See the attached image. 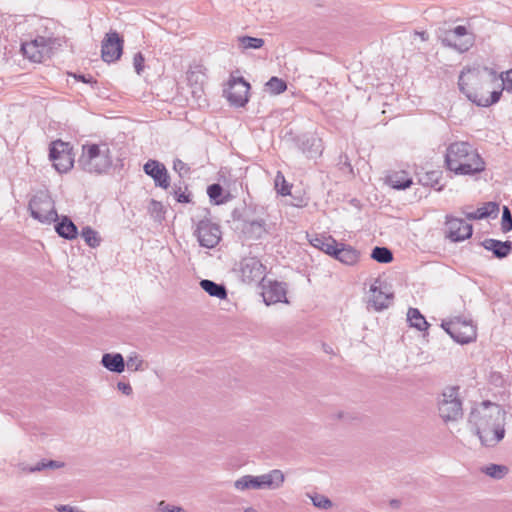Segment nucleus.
Returning a JSON list of instances; mask_svg holds the SVG:
<instances>
[{"mask_svg": "<svg viewBox=\"0 0 512 512\" xmlns=\"http://www.w3.org/2000/svg\"><path fill=\"white\" fill-rule=\"evenodd\" d=\"M312 503L315 507L321 509H329L332 507V502L330 499L321 494H314L310 496Z\"/></svg>", "mask_w": 512, "mask_h": 512, "instance_id": "ea45409f", "label": "nucleus"}, {"mask_svg": "<svg viewBox=\"0 0 512 512\" xmlns=\"http://www.w3.org/2000/svg\"><path fill=\"white\" fill-rule=\"evenodd\" d=\"M69 143L61 140L53 141L49 149V159L53 163V167L59 173H67L74 164V158Z\"/></svg>", "mask_w": 512, "mask_h": 512, "instance_id": "9d476101", "label": "nucleus"}, {"mask_svg": "<svg viewBox=\"0 0 512 512\" xmlns=\"http://www.w3.org/2000/svg\"><path fill=\"white\" fill-rule=\"evenodd\" d=\"M258 476L262 490H277L283 486L285 481V475L279 469H273Z\"/></svg>", "mask_w": 512, "mask_h": 512, "instance_id": "aec40b11", "label": "nucleus"}, {"mask_svg": "<svg viewBox=\"0 0 512 512\" xmlns=\"http://www.w3.org/2000/svg\"><path fill=\"white\" fill-rule=\"evenodd\" d=\"M233 486L235 490L240 492L248 490H262L260 487V480L258 475H244L235 480Z\"/></svg>", "mask_w": 512, "mask_h": 512, "instance_id": "a878e982", "label": "nucleus"}, {"mask_svg": "<svg viewBox=\"0 0 512 512\" xmlns=\"http://www.w3.org/2000/svg\"><path fill=\"white\" fill-rule=\"evenodd\" d=\"M275 188L277 192L282 196H287L291 193V186L288 184L284 175L280 171H278L275 176Z\"/></svg>", "mask_w": 512, "mask_h": 512, "instance_id": "4c0bfd02", "label": "nucleus"}, {"mask_svg": "<svg viewBox=\"0 0 512 512\" xmlns=\"http://www.w3.org/2000/svg\"><path fill=\"white\" fill-rule=\"evenodd\" d=\"M194 233L200 246L209 249L216 247L222 238L220 226L208 218L197 223Z\"/></svg>", "mask_w": 512, "mask_h": 512, "instance_id": "9b49d317", "label": "nucleus"}, {"mask_svg": "<svg viewBox=\"0 0 512 512\" xmlns=\"http://www.w3.org/2000/svg\"><path fill=\"white\" fill-rule=\"evenodd\" d=\"M438 412L445 423L458 421L462 417L463 409L459 397V387L449 386L444 389L438 401Z\"/></svg>", "mask_w": 512, "mask_h": 512, "instance_id": "0eeeda50", "label": "nucleus"}, {"mask_svg": "<svg viewBox=\"0 0 512 512\" xmlns=\"http://www.w3.org/2000/svg\"><path fill=\"white\" fill-rule=\"evenodd\" d=\"M200 77H203V75L198 71H190V72H188V75H187V79L190 83H193V82L198 83Z\"/></svg>", "mask_w": 512, "mask_h": 512, "instance_id": "603ef678", "label": "nucleus"}, {"mask_svg": "<svg viewBox=\"0 0 512 512\" xmlns=\"http://www.w3.org/2000/svg\"><path fill=\"white\" fill-rule=\"evenodd\" d=\"M55 230L59 236L67 240H73L78 235L76 225L67 216H63L55 226Z\"/></svg>", "mask_w": 512, "mask_h": 512, "instance_id": "b1692460", "label": "nucleus"}, {"mask_svg": "<svg viewBox=\"0 0 512 512\" xmlns=\"http://www.w3.org/2000/svg\"><path fill=\"white\" fill-rule=\"evenodd\" d=\"M222 191H223V189L220 184H212V185L208 186V188H207V194H208L209 198L211 200L215 201L216 204H220L223 202L222 200H218V198L222 194Z\"/></svg>", "mask_w": 512, "mask_h": 512, "instance_id": "37998d69", "label": "nucleus"}, {"mask_svg": "<svg viewBox=\"0 0 512 512\" xmlns=\"http://www.w3.org/2000/svg\"><path fill=\"white\" fill-rule=\"evenodd\" d=\"M447 237L452 242L464 241L472 235V225L461 218L447 217L446 220Z\"/></svg>", "mask_w": 512, "mask_h": 512, "instance_id": "dca6fc26", "label": "nucleus"}, {"mask_svg": "<svg viewBox=\"0 0 512 512\" xmlns=\"http://www.w3.org/2000/svg\"><path fill=\"white\" fill-rule=\"evenodd\" d=\"M268 91L273 95H279L287 89V84L284 80L278 77H272L266 83Z\"/></svg>", "mask_w": 512, "mask_h": 512, "instance_id": "c9c22d12", "label": "nucleus"}, {"mask_svg": "<svg viewBox=\"0 0 512 512\" xmlns=\"http://www.w3.org/2000/svg\"><path fill=\"white\" fill-rule=\"evenodd\" d=\"M438 39L442 46L465 53L475 45L476 35L470 26L458 25L452 29L440 30Z\"/></svg>", "mask_w": 512, "mask_h": 512, "instance_id": "39448f33", "label": "nucleus"}, {"mask_svg": "<svg viewBox=\"0 0 512 512\" xmlns=\"http://www.w3.org/2000/svg\"><path fill=\"white\" fill-rule=\"evenodd\" d=\"M101 364L114 373H122L125 369V361L120 353H105L102 356Z\"/></svg>", "mask_w": 512, "mask_h": 512, "instance_id": "5701e85b", "label": "nucleus"}, {"mask_svg": "<svg viewBox=\"0 0 512 512\" xmlns=\"http://www.w3.org/2000/svg\"><path fill=\"white\" fill-rule=\"evenodd\" d=\"M126 366L129 371L137 372L144 371L148 365L138 353L132 352L127 356Z\"/></svg>", "mask_w": 512, "mask_h": 512, "instance_id": "7c9ffc66", "label": "nucleus"}, {"mask_svg": "<svg viewBox=\"0 0 512 512\" xmlns=\"http://www.w3.org/2000/svg\"><path fill=\"white\" fill-rule=\"evenodd\" d=\"M123 39L116 31H111L106 34L102 41L101 57L103 61L112 63L117 61L122 55Z\"/></svg>", "mask_w": 512, "mask_h": 512, "instance_id": "2eb2a0df", "label": "nucleus"}, {"mask_svg": "<svg viewBox=\"0 0 512 512\" xmlns=\"http://www.w3.org/2000/svg\"><path fill=\"white\" fill-rule=\"evenodd\" d=\"M371 258L378 263L388 264L393 261V254L387 247H375L372 250Z\"/></svg>", "mask_w": 512, "mask_h": 512, "instance_id": "72a5a7b5", "label": "nucleus"}, {"mask_svg": "<svg viewBox=\"0 0 512 512\" xmlns=\"http://www.w3.org/2000/svg\"><path fill=\"white\" fill-rule=\"evenodd\" d=\"M117 389L124 395L130 396L133 392L131 385L128 382H118Z\"/></svg>", "mask_w": 512, "mask_h": 512, "instance_id": "8fccbe9b", "label": "nucleus"}, {"mask_svg": "<svg viewBox=\"0 0 512 512\" xmlns=\"http://www.w3.org/2000/svg\"><path fill=\"white\" fill-rule=\"evenodd\" d=\"M81 237L84 239L86 244L91 248H96L100 245L101 239L98 232L90 226H85L81 230Z\"/></svg>", "mask_w": 512, "mask_h": 512, "instance_id": "473e14b6", "label": "nucleus"}, {"mask_svg": "<svg viewBox=\"0 0 512 512\" xmlns=\"http://www.w3.org/2000/svg\"><path fill=\"white\" fill-rule=\"evenodd\" d=\"M310 244L323 251L329 256L333 255L336 247L339 246V243L330 235H314L309 239Z\"/></svg>", "mask_w": 512, "mask_h": 512, "instance_id": "4be33fe9", "label": "nucleus"}, {"mask_svg": "<svg viewBox=\"0 0 512 512\" xmlns=\"http://www.w3.org/2000/svg\"><path fill=\"white\" fill-rule=\"evenodd\" d=\"M407 321L411 327L416 328L419 331H425L428 329L429 324L425 317L420 313L417 308H409L407 312Z\"/></svg>", "mask_w": 512, "mask_h": 512, "instance_id": "c85d7f7f", "label": "nucleus"}, {"mask_svg": "<svg viewBox=\"0 0 512 512\" xmlns=\"http://www.w3.org/2000/svg\"><path fill=\"white\" fill-rule=\"evenodd\" d=\"M466 217L470 220H480V219H484L482 213H481V209L480 208H477L475 211L473 212H470V213H467L466 214Z\"/></svg>", "mask_w": 512, "mask_h": 512, "instance_id": "864d4df0", "label": "nucleus"}, {"mask_svg": "<svg viewBox=\"0 0 512 512\" xmlns=\"http://www.w3.org/2000/svg\"><path fill=\"white\" fill-rule=\"evenodd\" d=\"M55 29V23L51 19H40L39 25L36 29V35H51L52 37H55L54 33Z\"/></svg>", "mask_w": 512, "mask_h": 512, "instance_id": "e433bc0d", "label": "nucleus"}, {"mask_svg": "<svg viewBox=\"0 0 512 512\" xmlns=\"http://www.w3.org/2000/svg\"><path fill=\"white\" fill-rule=\"evenodd\" d=\"M505 409L490 401H483L473 407L469 413L468 423L485 447H495L506 434Z\"/></svg>", "mask_w": 512, "mask_h": 512, "instance_id": "f03ea898", "label": "nucleus"}, {"mask_svg": "<svg viewBox=\"0 0 512 512\" xmlns=\"http://www.w3.org/2000/svg\"><path fill=\"white\" fill-rule=\"evenodd\" d=\"M133 65L137 74H141L144 68V57L142 53L138 52L133 57Z\"/></svg>", "mask_w": 512, "mask_h": 512, "instance_id": "49530a36", "label": "nucleus"}, {"mask_svg": "<svg viewBox=\"0 0 512 512\" xmlns=\"http://www.w3.org/2000/svg\"><path fill=\"white\" fill-rule=\"evenodd\" d=\"M78 79L84 83H91L93 80V77L92 76L86 77L85 75H79Z\"/></svg>", "mask_w": 512, "mask_h": 512, "instance_id": "4d7b16f0", "label": "nucleus"}, {"mask_svg": "<svg viewBox=\"0 0 512 512\" xmlns=\"http://www.w3.org/2000/svg\"><path fill=\"white\" fill-rule=\"evenodd\" d=\"M60 46V40L51 35H35L34 38L21 44V51L25 58L34 63H41L49 58L53 49Z\"/></svg>", "mask_w": 512, "mask_h": 512, "instance_id": "423d86ee", "label": "nucleus"}, {"mask_svg": "<svg viewBox=\"0 0 512 512\" xmlns=\"http://www.w3.org/2000/svg\"><path fill=\"white\" fill-rule=\"evenodd\" d=\"M388 183L392 188L400 190L410 187L412 179L404 172L395 173L388 177Z\"/></svg>", "mask_w": 512, "mask_h": 512, "instance_id": "c756f323", "label": "nucleus"}, {"mask_svg": "<svg viewBox=\"0 0 512 512\" xmlns=\"http://www.w3.org/2000/svg\"><path fill=\"white\" fill-rule=\"evenodd\" d=\"M163 206L160 202L152 199L149 204V211L151 214H156V217H161Z\"/></svg>", "mask_w": 512, "mask_h": 512, "instance_id": "de8ad7c7", "label": "nucleus"}, {"mask_svg": "<svg viewBox=\"0 0 512 512\" xmlns=\"http://www.w3.org/2000/svg\"><path fill=\"white\" fill-rule=\"evenodd\" d=\"M441 327L454 341L460 344L474 342L477 338V328L471 320L454 317L449 321L442 322Z\"/></svg>", "mask_w": 512, "mask_h": 512, "instance_id": "1a4fd4ad", "label": "nucleus"}, {"mask_svg": "<svg viewBox=\"0 0 512 512\" xmlns=\"http://www.w3.org/2000/svg\"><path fill=\"white\" fill-rule=\"evenodd\" d=\"M64 466V463L62 462H58V461H54V460H49V461H40L38 462L35 466H32V467H29L27 469L28 472L30 473H33V472H37V471H41V470H44V469H57V468H61Z\"/></svg>", "mask_w": 512, "mask_h": 512, "instance_id": "58836bf2", "label": "nucleus"}, {"mask_svg": "<svg viewBox=\"0 0 512 512\" xmlns=\"http://www.w3.org/2000/svg\"><path fill=\"white\" fill-rule=\"evenodd\" d=\"M78 164L84 172L92 175L98 176L108 173L113 165L110 145L107 142L82 145Z\"/></svg>", "mask_w": 512, "mask_h": 512, "instance_id": "20e7f679", "label": "nucleus"}, {"mask_svg": "<svg viewBox=\"0 0 512 512\" xmlns=\"http://www.w3.org/2000/svg\"><path fill=\"white\" fill-rule=\"evenodd\" d=\"M58 512H81L69 505H59L56 507Z\"/></svg>", "mask_w": 512, "mask_h": 512, "instance_id": "5fc2aeb1", "label": "nucleus"}, {"mask_svg": "<svg viewBox=\"0 0 512 512\" xmlns=\"http://www.w3.org/2000/svg\"><path fill=\"white\" fill-rule=\"evenodd\" d=\"M250 84L242 77H231L224 90L228 102L235 107H243L249 100Z\"/></svg>", "mask_w": 512, "mask_h": 512, "instance_id": "ddd939ff", "label": "nucleus"}, {"mask_svg": "<svg viewBox=\"0 0 512 512\" xmlns=\"http://www.w3.org/2000/svg\"><path fill=\"white\" fill-rule=\"evenodd\" d=\"M239 275L246 284H262L265 280L266 267L256 257H245L239 263Z\"/></svg>", "mask_w": 512, "mask_h": 512, "instance_id": "f8f14e48", "label": "nucleus"}, {"mask_svg": "<svg viewBox=\"0 0 512 512\" xmlns=\"http://www.w3.org/2000/svg\"><path fill=\"white\" fill-rule=\"evenodd\" d=\"M369 293V303L376 311L387 309L391 305L394 298V294L388 287L387 283L381 281L380 279H375V281L371 284Z\"/></svg>", "mask_w": 512, "mask_h": 512, "instance_id": "4468645a", "label": "nucleus"}, {"mask_svg": "<svg viewBox=\"0 0 512 512\" xmlns=\"http://www.w3.org/2000/svg\"><path fill=\"white\" fill-rule=\"evenodd\" d=\"M144 172L150 176L156 186L167 189L170 185V177L164 164L157 160H148L144 164Z\"/></svg>", "mask_w": 512, "mask_h": 512, "instance_id": "a211bd4d", "label": "nucleus"}, {"mask_svg": "<svg viewBox=\"0 0 512 512\" xmlns=\"http://www.w3.org/2000/svg\"><path fill=\"white\" fill-rule=\"evenodd\" d=\"M238 43L243 50L260 49L264 45V40L262 38L240 36L238 37Z\"/></svg>", "mask_w": 512, "mask_h": 512, "instance_id": "f704fd0d", "label": "nucleus"}, {"mask_svg": "<svg viewBox=\"0 0 512 512\" xmlns=\"http://www.w3.org/2000/svg\"><path fill=\"white\" fill-rule=\"evenodd\" d=\"M243 232L249 238L259 239L266 232V222L263 219L245 221L243 224Z\"/></svg>", "mask_w": 512, "mask_h": 512, "instance_id": "393cba45", "label": "nucleus"}, {"mask_svg": "<svg viewBox=\"0 0 512 512\" xmlns=\"http://www.w3.org/2000/svg\"><path fill=\"white\" fill-rule=\"evenodd\" d=\"M31 216L41 223L50 224L58 219L55 204L47 191L37 192L29 202Z\"/></svg>", "mask_w": 512, "mask_h": 512, "instance_id": "6e6552de", "label": "nucleus"}, {"mask_svg": "<svg viewBox=\"0 0 512 512\" xmlns=\"http://www.w3.org/2000/svg\"><path fill=\"white\" fill-rule=\"evenodd\" d=\"M334 417L337 419H345L346 414L344 412L340 411V412L334 414Z\"/></svg>", "mask_w": 512, "mask_h": 512, "instance_id": "13d9d810", "label": "nucleus"}, {"mask_svg": "<svg viewBox=\"0 0 512 512\" xmlns=\"http://www.w3.org/2000/svg\"><path fill=\"white\" fill-rule=\"evenodd\" d=\"M481 471L493 478V479H502L504 478L507 473H508V468L507 466L505 465H500V464H489V465H486L484 466Z\"/></svg>", "mask_w": 512, "mask_h": 512, "instance_id": "2f4dec72", "label": "nucleus"}, {"mask_svg": "<svg viewBox=\"0 0 512 512\" xmlns=\"http://www.w3.org/2000/svg\"><path fill=\"white\" fill-rule=\"evenodd\" d=\"M415 35L418 36L422 41L428 40V34L425 31H416Z\"/></svg>", "mask_w": 512, "mask_h": 512, "instance_id": "6e6d98bb", "label": "nucleus"}, {"mask_svg": "<svg viewBox=\"0 0 512 512\" xmlns=\"http://www.w3.org/2000/svg\"><path fill=\"white\" fill-rule=\"evenodd\" d=\"M502 90L512 92V70L506 71L504 74L499 75Z\"/></svg>", "mask_w": 512, "mask_h": 512, "instance_id": "c03bdc74", "label": "nucleus"}, {"mask_svg": "<svg viewBox=\"0 0 512 512\" xmlns=\"http://www.w3.org/2000/svg\"><path fill=\"white\" fill-rule=\"evenodd\" d=\"M482 246L493 253L497 258H505L512 252L511 241H500L496 239H485L482 242Z\"/></svg>", "mask_w": 512, "mask_h": 512, "instance_id": "412c9836", "label": "nucleus"}, {"mask_svg": "<svg viewBox=\"0 0 512 512\" xmlns=\"http://www.w3.org/2000/svg\"><path fill=\"white\" fill-rule=\"evenodd\" d=\"M159 508L163 512H187L180 506L169 505L166 504L164 501L160 502Z\"/></svg>", "mask_w": 512, "mask_h": 512, "instance_id": "09e8293b", "label": "nucleus"}, {"mask_svg": "<svg viewBox=\"0 0 512 512\" xmlns=\"http://www.w3.org/2000/svg\"><path fill=\"white\" fill-rule=\"evenodd\" d=\"M173 169L180 175H187L190 171V168L180 159H175L173 161Z\"/></svg>", "mask_w": 512, "mask_h": 512, "instance_id": "a18cd8bd", "label": "nucleus"}, {"mask_svg": "<svg viewBox=\"0 0 512 512\" xmlns=\"http://www.w3.org/2000/svg\"><path fill=\"white\" fill-rule=\"evenodd\" d=\"M303 152L310 158L321 155L323 150L322 140L316 136H310L302 143Z\"/></svg>", "mask_w": 512, "mask_h": 512, "instance_id": "bb28decb", "label": "nucleus"}, {"mask_svg": "<svg viewBox=\"0 0 512 512\" xmlns=\"http://www.w3.org/2000/svg\"><path fill=\"white\" fill-rule=\"evenodd\" d=\"M261 295L266 305H272L279 302L288 303L286 298V287L278 281H263L261 284Z\"/></svg>", "mask_w": 512, "mask_h": 512, "instance_id": "f3484780", "label": "nucleus"}, {"mask_svg": "<svg viewBox=\"0 0 512 512\" xmlns=\"http://www.w3.org/2000/svg\"><path fill=\"white\" fill-rule=\"evenodd\" d=\"M332 257L342 264L353 266L359 262L360 252L350 245L341 243L336 247Z\"/></svg>", "mask_w": 512, "mask_h": 512, "instance_id": "6ab92c4d", "label": "nucleus"}, {"mask_svg": "<svg viewBox=\"0 0 512 512\" xmlns=\"http://www.w3.org/2000/svg\"><path fill=\"white\" fill-rule=\"evenodd\" d=\"M445 164L449 171L465 176L481 173L486 167L477 149L466 141H456L447 147Z\"/></svg>", "mask_w": 512, "mask_h": 512, "instance_id": "7ed1b4c3", "label": "nucleus"}, {"mask_svg": "<svg viewBox=\"0 0 512 512\" xmlns=\"http://www.w3.org/2000/svg\"><path fill=\"white\" fill-rule=\"evenodd\" d=\"M458 86L468 100L480 107L495 104L502 95L499 75L487 67L463 69L459 75Z\"/></svg>", "mask_w": 512, "mask_h": 512, "instance_id": "f257e3e1", "label": "nucleus"}, {"mask_svg": "<svg viewBox=\"0 0 512 512\" xmlns=\"http://www.w3.org/2000/svg\"><path fill=\"white\" fill-rule=\"evenodd\" d=\"M480 209L484 218L496 217L499 212V206L495 202H487Z\"/></svg>", "mask_w": 512, "mask_h": 512, "instance_id": "79ce46f5", "label": "nucleus"}, {"mask_svg": "<svg viewBox=\"0 0 512 512\" xmlns=\"http://www.w3.org/2000/svg\"><path fill=\"white\" fill-rule=\"evenodd\" d=\"M175 197L179 203H189L190 202V195L186 194L185 192H181L180 190L175 191Z\"/></svg>", "mask_w": 512, "mask_h": 512, "instance_id": "3c124183", "label": "nucleus"}, {"mask_svg": "<svg viewBox=\"0 0 512 512\" xmlns=\"http://www.w3.org/2000/svg\"><path fill=\"white\" fill-rule=\"evenodd\" d=\"M501 230L507 233L512 230V215L507 206H504L501 220Z\"/></svg>", "mask_w": 512, "mask_h": 512, "instance_id": "a19ab883", "label": "nucleus"}, {"mask_svg": "<svg viewBox=\"0 0 512 512\" xmlns=\"http://www.w3.org/2000/svg\"><path fill=\"white\" fill-rule=\"evenodd\" d=\"M244 512H257V511L253 507H247V508L244 509Z\"/></svg>", "mask_w": 512, "mask_h": 512, "instance_id": "bf43d9fd", "label": "nucleus"}, {"mask_svg": "<svg viewBox=\"0 0 512 512\" xmlns=\"http://www.w3.org/2000/svg\"><path fill=\"white\" fill-rule=\"evenodd\" d=\"M201 288L208 293L210 296L226 299L227 298V290L224 285L217 284L214 281L204 279L200 282Z\"/></svg>", "mask_w": 512, "mask_h": 512, "instance_id": "cd10ccee", "label": "nucleus"}]
</instances>
